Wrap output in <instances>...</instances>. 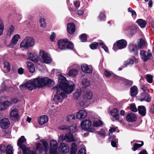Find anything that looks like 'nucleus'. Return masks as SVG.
Instances as JSON below:
<instances>
[{"label":"nucleus","mask_w":154,"mask_h":154,"mask_svg":"<svg viewBox=\"0 0 154 154\" xmlns=\"http://www.w3.org/2000/svg\"><path fill=\"white\" fill-rule=\"evenodd\" d=\"M54 84V82L48 77H39L33 80H29L25 83L23 86L32 90L35 87H41L46 85H51Z\"/></svg>","instance_id":"f03ea898"},{"label":"nucleus","mask_w":154,"mask_h":154,"mask_svg":"<svg viewBox=\"0 0 154 154\" xmlns=\"http://www.w3.org/2000/svg\"><path fill=\"white\" fill-rule=\"evenodd\" d=\"M140 54L141 58L145 62L149 60L152 59V54L151 53L144 51H141Z\"/></svg>","instance_id":"1a4fd4ad"},{"label":"nucleus","mask_w":154,"mask_h":154,"mask_svg":"<svg viewBox=\"0 0 154 154\" xmlns=\"http://www.w3.org/2000/svg\"><path fill=\"white\" fill-rule=\"evenodd\" d=\"M48 119L47 116L43 115L39 117L38 119V122L40 125H42L46 123L48 121Z\"/></svg>","instance_id":"393cba45"},{"label":"nucleus","mask_w":154,"mask_h":154,"mask_svg":"<svg viewBox=\"0 0 154 154\" xmlns=\"http://www.w3.org/2000/svg\"><path fill=\"white\" fill-rule=\"evenodd\" d=\"M87 35L85 34H82L79 36V39L82 42H85L87 39Z\"/></svg>","instance_id":"864d4df0"},{"label":"nucleus","mask_w":154,"mask_h":154,"mask_svg":"<svg viewBox=\"0 0 154 154\" xmlns=\"http://www.w3.org/2000/svg\"><path fill=\"white\" fill-rule=\"evenodd\" d=\"M24 69L22 68H20L18 69V73L19 74L22 75L23 74Z\"/></svg>","instance_id":"0e129e2a"},{"label":"nucleus","mask_w":154,"mask_h":154,"mask_svg":"<svg viewBox=\"0 0 154 154\" xmlns=\"http://www.w3.org/2000/svg\"><path fill=\"white\" fill-rule=\"evenodd\" d=\"M55 34L53 32L51 35L50 37L51 40L53 42L54 41V39L55 37Z\"/></svg>","instance_id":"774afa93"},{"label":"nucleus","mask_w":154,"mask_h":154,"mask_svg":"<svg viewBox=\"0 0 154 154\" xmlns=\"http://www.w3.org/2000/svg\"><path fill=\"white\" fill-rule=\"evenodd\" d=\"M66 48L72 49L74 47L73 44L68 39H67V41L66 42Z\"/></svg>","instance_id":"c03bdc74"},{"label":"nucleus","mask_w":154,"mask_h":154,"mask_svg":"<svg viewBox=\"0 0 154 154\" xmlns=\"http://www.w3.org/2000/svg\"><path fill=\"white\" fill-rule=\"evenodd\" d=\"M125 47V42L124 39H121L117 41L114 45L113 47V50L116 51L118 49L123 48Z\"/></svg>","instance_id":"6e6552de"},{"label":"nucleus","mask_w":154,"mask_h":154,"mask_svg":"<svg viewBox=\"0 0 154 154\" xmlns=\"http://www.w3.org/2000/svg\"><path fill=\"white\" fill-rule=\"evenodd\" d=\"M0 154H13L12 146L8 145L6 148L4 145H0Z\"/></svg>","instance_id":"39448f33"},{"label":"nucleus","mask_w":154,"mask_h":154,"mask_svg":"<svg viewBox=\"0 0 154 154\" xmlns=\"http://www.w3.org/2000/svg\"><path fill=\"white\" fill-rule=\"evenodd\" d=\"M88 102L86 99L84 100V97H83L82 100L79 103L80 105L84 107H86L87 106V103Z\"/></svg>","instance_id":"4c0bfd02"},{"label":"nucleus","mask_w":154,"mask_h":154,"mask_svg":"<svg viewBox=\"0 0 154 154\" xmlns=\"http://www.w3.org/2000/svg\"><path fill=\"white\" fill-rule=\"evenodd\" d=\"M102 124V121L99 120H95L93 123V125L94 127H97L100 126Z\"/></svg>","instance_id":"c9c22d12"},{"label":"nucleus","mask_w":154,"mask_h":154,"mask_svg":"<svg viewBox=\"0 0 154 154\" xmlns=\"http://www.w3.org/2000/svg\"><path fill=\"white\" fill-rule=\"evenodd\" d=\"M42 145L39 143H36V149L40 152L44 151L45 152L44 154H48V144L45 141H42Z\"/></svg>","instance_id":"20e7f679"},{"label":"nucleus","mask_w":154,"mask_h":154,"mask_svg":"<svg viewBox=\"0 0 154 154\" xmlns=\"http://www.w3.org/2000/svg\"><path fill=\"white\" fill-rule=\"evenodd\" d=\"M82 84L85 87H87L89 86L90 81L87 79H85L83 80Z\"/></svg>","instance_id":"a19ab883"},{"label":"nucleus","mask_w":154,"mask_h":154,"mask_svg":"<svg viewBox=\"0 0 154 154\" xmlns=\"http://www.w3.org/2000/svg\"><path fill=\"white\" fill-rule=\"evenodd\" d=\"M136 23L142 28H145L147 23V21L141 19L137 20Z\"/></svg>","instance_id":"bb28decb"},{"label":"nucleus","mask_w":154,"mask_h":154,"mask_svg":"<svg viewBox=\"0 0 154 154\" xmlns=\"http://www.w3.org/2000/svg\"><path fill=\"white\" fill-rule=\"evenodd\" d=\"M145 41L143 39H141L140 42H138L137 45V49L143 48L145 46Z\"/></svg>","instance_id":"473e14b6"},{"label":"nucleus","mask_w":154,"mask_h":154,"mask_svg":"<svg viewBox=\"0 0 154 154\" xmlns=\"http://www.w3.org/2000/svg\"><path fill=\"white\" fill-rule=\"evenodd\" d=\"M87 112L84 110L79 111L76 114V118L79 119H84L87 116Z\"/></svg>","instance_id":"5701e85b"},{"label":"nucleus","mask_w":154,"mask_h":154,"mask_svg":"<svg viewBox=\"0 0 154 154\" xmlns=\"http://www.w3.org/2000/svg\"><path fill=\"white\" fill-rule=\"evenodd\" d=\"M77 71L76 69H72L70 70L68 73V75L70 76H75L77 74Z\"/></svg>","instance_id":"ea45409f"},{"label":"nucleus","mask_w":154,"mask_h":154,"mask_svg":"<svg viewBox=\"0 0 154 154\" xmlns=\"http://www.w3.org/2000/svg\"><path fill=\"white\" fill-rule=\"evenodd\" d=\"M146 79L147 81L149 83H152L153 81V76L150 74H147L146 75Z\"/></svg>","instance_id":"37998d69"},{"label":"nucleus","mask_w":154,"mask_h":154,"mask_svg":"<svg viewBox=\"0 0 154 154\" xmlns=\"http://www.w3.org/2000/svg\"><path fill=\"white\" fill-rule=\"evenodd\" d=\"M139 113L142 116H145L146 114V110L145 107L143 106H140L138 107Z\"/></svg>","instance_id":"c85d7f7f"},{"label":"nucleus","mask_w":154,"mask_h":154,"mask_svg":"<svg viewBox=\"0 0 154 154\" xmlns=\"http://www.w3.org/2000/svg\"><path fill=\"white\" fill-rule=\"evenodd\" d=\"M118 141L117 139H115L114 140L112 141L111 144L112 146L113 147H115L117 146V143Z\"/></svg>","instance_id":"052dcab7"},{"label":"nucleus","mask_w":154,"mask_h":154,"mask_svg":"<svg viewBox=\"0 0 154 154\" xmlns=\"http://www.w3.org/2000/svg\"><path fill=\"white\" fill-rule=\"evenodd\" d=\"M128 49L129 51L131 52H133L135 55L138 54V49L136 45L131 44L128 46Z\"/></svg>","instance_id":"4be33fe9"},{"label":"nucleus","mask_w":154,"mask_h":154,"mask_svg":"<svg viewBox=\"0 0 154 154\" xmlns=\"http://www.w3.org/2000/svg\"><path fill=\"white\" fill-rule=\"evenodd\" d=\"M78 154H86L85 149L83 148L80 149L79 151Z\"/></svg>","instance_id":"e2e57ef3"},{"label":"nucleus","mask_w":154,"mask_h":154,"mask_svg":"<svg viewBox=\"0 0 154 154\" xmlns=\"http://www.w3.org/2000/svg\"><path fill=\"white\" fill-rule=\"evenodd\" d=\"M4 29V24L2 21L0 19V36L2 35Z\"/></svg>","instance_id":"a18cd8bd"},{"label":"nucleus","mask_w":154,"mask_h":154,"mask_svg":"<svg viewBox=\"0 0 154 154\" xmlns=\"http://www.w3.org/2000/svg\"><path fill=\"white\" fill-rule=\"evenodd\" d=\"M14 31V27L12 26L11 25L9 26L7 31V35L8 36L11 37L13 34Z\"/></svg>","instance_id":"72a5a7b5"},{"label":"nucleus","mask_w":154,"mask_h":154,"mask_svg":"<svg viewBox=\"0 0 154 154\" xmlns=\"http://www.w3.org/2000/svg\"><path fill=\"white\" fill-rule=\"evenodd\" d=\"M67 41L66 38L59 40L57 42L58 48L61 50L66 49Z\"/></svg>","instance_id":"f3484780"},{"label":"nucleus","mask_w":154,"mask_h":154,"mask_svg":"<svg viewBox=\"0 0 154 154\" xmlns=\"http://www.w3.org/2000/svg\"><path fill=\"white\" fill-rule=\"evenodd\" d=\"M40 55L42 59V62L46 63H49L52 61V59L48 53L44 51H41Z\"/></svg>","instance_id":"0eeeda50"},{"label":"nucleus","mask_w":154,"mask_h":154,"mask_svg":"<svg viewBox=\"0 0 154 154\" xmlns=\"http://www.w3.org/2000/svg\"><path fill=\"white\" fill-rule=\"evenodd\" d=\"M18 102V100L17 98H14L11 100V104L12 103H16Z\"/></svg>","instance_id":"69168bd1"},{"label":"nucleus","mask_w":154,"mask_h":154,"mask_svg":"<svg viewBox=\"0 0 154 154\" xmlns=\"http://www.w3.org/2000/svg\"><path fill=\"white\" fill-rule=\"evenodd\" d=\"M137 142L141 143V144L134 143L133 147L132 148V150L134 151L136 150L138 148L142 146L144 144L143 142V141H137Z\"/></svg>","instance_id":"2f4dec72"},{"label":"nucleus","mask_w":154,"mask_h":154,"mask_svg":"<svg viewBox=\"0 0 154 154\" xmlns=\"http://www.w3.org/2000/svg\"><path fill=\"white\" fill-rule=\"evenodd\" d=\"M128 12L130 13L131 14V16L132 17L135 19L136 18L137 16V14L135 11L133 10L131 8H129L128 9Z\"/></svg>","instance_id":"e433bc0d"},{"label":"nucleus","mask_w":154,"mask_h":154,"mask_svg":"<svg viewBox=\"0 0 154 154\" xmlns=\"http://www.w3.org/2000/svg\"><path fill=\"white\" fill-rule=\"evenodd\" d=\"M26 140L24 136H22L18 139L17 144L20 148H23L25 147V145L24 144L26 143Z\"/></svg>","instance_id":"b1692460"},{"label":"nucleus","mask_w":154,"mask_h":154,"mask_svg":"<svg viewBox=\"0 0 154 154\" xmlns=\"http://www.w3.org/2000/svg\"><path fill=\"white\" fill-rule=\"evenodd\" d=\"M10 116L13 120L18 119L20 117L18 109L16 108H11L10 110Z\"/></svg>","instance_id":"9d476101"},{"label":"nucleus","mask_w":154,"mask_h":154,"mask_svg":"<svg viewBox=\"0 0 154 154\" xmlns=\"http://www.w3.org/2000/svg\"><path fill=\"white\" fill-rule=\"evenodd\" d=\"M11 105L10 102L7 101L0 103V110H3L7 109Z\"/></svg>","instance_id":"cd10ccee"},{"label":"nucleus","mask_w":154,"mask_h":154,"mask_svg":"<svg viewBox=\"0 0 154 154\" xmlns=\"http://www.w3.org/2000/svg\"><path fill=\"white\" fill-rule=\"evenodd\" d=\"M40 26L43 28H45L46 26V22L45 19L44 18H41L40 20Z\"/></svg>","instance_id":"49530a36"},{"label":"nucleus","mask_w":154,"mask_h":154,"mask_svg":"<svg viewBox=\"0 0 154 154\" xmlns=\"http://www.w3.org/2000/svg\"><path fill=\"white\" fill-rule=\"evenodd\" d=\"M20 38L19 35L17 34L14 35L12 38L11 42L8 45V46L10 48H13L14 45L17 44L18 40Z\"/></svg>","instance_id":"ddd939ff"},{"label":"nucleus","mask_w":154,"mask_h":154,"mask_svg":"<svg viewBox=\"0 0 154 154\" xmlns=\"http://www.w3.org/2000/svg\"><path fill=\"white\" fill-rule=\"evenodd\" d=\"M98 134L102 137H104L105 136V132L104 130L101 129L100 131L98 132Z\"/></svg>","instance_id":"bf43d9fd"},{"label":"nucleus","mask_w":154,"mask_h":154,"mask_svg":"<svg viewBox=\"0 0 154 154\" xmlns=\"http://www.w3.org/2000/svg\"><path fill=\"white\" fill-rule=\"evenodd\" d=\"M92 94L91 92H87L84 96V100L86 99V100L89 101V100L92 98Z\"/></svg>","instance_id":"f704fd0d"},{"label":"nucleus","mask_w":154,"mask_h":154,"mask_svg":"<svg viewBox=\"0 0 154 154\" xmlns=\"http://www.w3.org/2000/svg\"><path fill=\"white\" fill-rule=\"evenodd\" d=\"M34 45V40L31 37H27L22 41L20 44V48L27 49Z\"/></svg>","instance_id":"7ed1b4c3"},{"label":"nucleus","mask_w":154,"mask_h":154,"mask_svg":"<svg viewBox=\"0 0 154 154\" xmlns=\"http://www.w3.org/2000/svg\"><path fill=\"white\" fill-rule=\"evenodd\" d=\"M112 72L106 70H105L104 72L105 76L108 78H109L112 75Z\"/></svg>","instance_id":"6e6d98bb"},{"label":"nucleus","mask_w":154,"mask_h":154,"mask_svg":"<svg viewBox=\"0 0 154 154\" xmlns=\"http://www.w3.org/2000/svg\"><path fill=\"white\" fill-rule=\"evenodd\" d=\"M27 56L29 59L34 62H37L39 60L37 54L34 52L28 51Z\"/></svg>","instance_id":"f8f14e48"},{"label":"nucleus","mask_w":154,"mask_h":154,"mask_svg":"<svg viewBox=\"0 0 154 154\" xmlns=\"http://www.w3.org/2000/svg\"><path fill=\"white\" fill-rule=\"evenodd\" d=\"M110 113L112 116V120L113 121L119 120V112L117 108H114L110 111Z\"/></svg>","instance_id":"4468645a"},{"label":"nucleus","mask_w":154,"mask_h":154,"mask_svg":"<svg viewBox=\"0 0 154 154\" xmlns=\"http://www.w3.org/2000/svg\"><path fill=\"white\" fill-rule=\"evenodd\" d=\"M50 144L51 147L49 151V154H56L57 149L58 147L57 141L54 140H52L50 141Z\"/></svg>","instance_id":"9b49d317"},{"label":"nucleus","mask_w":154,"mask_h":154,"mask_svg":"<svg viewBox=\"0 0 154 154\" xmlns=\"http://www.w3.org/2000/svg\"><path fill=\"white\" fill-rule=\"evenodd\" d=\"M22 150L23 154H29L31 151L28 147H26L25 146L23 148H21Z\"/></svg>","instance_id":"de8ad7c7"},{"label":"nucleus","mask_w":154,"mask_h":154,"mask_svg":"<svg viewBox=\"0 0 154 154\" xmlns=\"http://www.w3.org/2000/svg\"><path fill=\"white\" fill-rule=\"evenodd\" d=\"M26 64L30 72L32 73H34L35 71V69L34 66L32 63L30 61H28L26 63Z\"/></svg>","instance_id":"7c9ffc66"},{"label":"nucleus","mask_w":154,"mask_h":154,"mask_svg":"<svg viewBox=\"0 0 154 154\" xmlns=\"http://www.w3.org/2000/svg\"><path fill=\"white\" fill-rule=\"evenodd\" d=\"M81 68L82 71L84 72L90 73L92 72V67L91 65L84 63L81 65Z\"/></svg>","instance_id":"dca6fc26"},{"label":"nucleus","mask_w":154,"mask_h":154,"mask_svg":"<svg viewBox=\"0 0 154 154\" xmlns=\"http://www.w3.org/2000/svg\"><path fill=\"white\" fill-rule=\"evenodd\" d=\"M60 110V107H57L55 109L52 110V112H51V114L55 116L57 115V112H59Z\"/></svg>","instance_id":"3c124183"},{"label":"nucleus","mask_w":154,"mask_h":154,"mask_svg":"<svg viewBox=\"0 0 154 154\" xmlns=\"http://www.w3.org/2000/svg\"><path fill=\"white\" fill-rule=\"evenodd\" d=\"M129 108L130 110L133 112H137V108L135 104L134 103H132L129 105Z\"/></svg>","instance_id":"79ce46f5"},{"label":"nucleus","mask_w":154,"mask_h":154,"mask_svg":"<svg viewBox=\"0 0 154 154\" xmlns=\"http://www.w3.org/2000/svg\"><path fill=\"white\" fill-rule=\"evenodd\" d=\"M77 145L75 143H73L72 144L71 150L76 151Z\"/></svg>","instance_id":"680f3d73"},{"label":"nucleus","mask_w":154,"mask_h":154,"mask_svg":"<svg viewBox=\"0 0 154 154\" xmlns=\"http://www.w3.org/2000/svg\"><path fill=\"white\" fill-rule=\"evenodd\" d=\"M59 139L62 141L65 140L66 142H71L75 141L72 134L70 132L66 134L64 136L62 135L60 136Z\"/></svg>","instance_id":"423d86ee"},{"label":"nucleus","mask_w":154,"mask_h":154,"mask_svg":"<svg viewBox=\"0 0 154 154\" xmlns=\"http://www.w3.org/2000/svg\"><path fill=\"white\" fill-rule=\"evenodd\" d=\"M59 150L60 152L62 153H67L69 150V146L65 143H61L59 147Z\"/></svg>","instance_id":"aec40b11"},{"label":"nucleus","mask_w":154,"mask_h":154,"mask_svg":"<svg viewBox=\"0 0 154 154\" xmlns=\"http://www.w3.org/2000/svg\"><path fill=\"white\" fill-rule=\"evenodd\" d=\"M100 45L101 46V48L103 49L106 52H108V50L107 47L105 45H104L103 42H100Z\"/></svg>","instance_id":"4d7b16f0"},{"label":"nucleus","mask_w":154,"mask_h":154,"mask_svg":"<svg viewBox=\"0 0 154 154\" xmlns=\"http://www.w3.org/2000/svg\"><path fill=\"white\" fill-rule=\"evenodd\" d=\"M126 119L128 122H134L137 119V116L134 113L130 112L127 115Z\"/></svg>","instance_id":"a211bd4d"},{"label":"nucleus","mask_w":154,"mask_h":154,"mask_svg":"<svg viewBox=\"0 0 154 154\" xmlns=\"http://www.w3.org/2000/svg\"><path fill=\"white\" fill-rule=\"evenodd\" d=\"M135 57H133V58H129L126 61V67L127 66H131L134 63V58Z\"/></svg>","instance_id":"58836bf2"},{"label":"nucleus","mask_w":154,"mask_h":154,"mask_svg":"<svg viewBox=\"0 0 154 154\" xmlns=\"http://www.w3.org/2000/svg\"><path fill=\"white\" fill-rule=\"evenodd\" d=\"M58 128L61 130L70 131V132L73 133L75 132L76 130V127L75 125L70 126L66 125L61 126L59 127Z\"/></svg>","instance_id":"2eb2a0df"},{"label":"nucleus","mask_w":154,"mask_h":154,"mask_svg":"<svg viewBox=\"0 0 154 154\" xmlns=\"http://www.w3.org/2000/svg\"><path fill=\"white\" fill-rule=\"evenodd\" d=\"M99 44L97 42H94L90 45V47L92 49H95L97 48Z\"/></svg>","instance_id":"8fccbe9b"},{"label":"nucleus","mask_w":154,"mask_h":154,"mask_svg":"<svg viewBox=\"0 0 154 154\" xmlns=\"http://www.w3.org/2000/svg\"><path fill=\"white\" fill-rule=\"evenodd\" d=\"M75 118L74 115H71L68 116L66 118L67 120L68 121H70L73 119H74Z\"/></svg>","instance_id":"5fc2aeb1"},{"label":"nucleus","mask_w":154,"mask_h":154,"mask_svg":"<svg viewBox=\"0 0 154 154\" xmlns=\"http://www.w3.org/2000/svg\"><path fill=\"white\" fill-rule=\"evenodd\" d=\"M74 4L76 8H78L80 5V2L78 1H75L74 2Z\"/></svg>","instance_id":"338daca9"},{"label":"nucleus","mask_w":154,"mask_h":154,"mask_svg":"<svg viewBox=\"0 0 154 154\" xmlns=\"http://www.w3.org/2000/svg\"><path fill=\"white\" fill-rule=\"evenodd\" d=\"M138 88L136 86L134 85L131 87L130 88L131 95L132 97L136 96L137 93Z\"/></svg>","instance_id":"c756f323"},{"label":"nucleus","mask_w":154,"mask_h":154,"mask_svg":"<svg viewBox=\"0 0 154 154\" xmlns=\"http://www.w3.org/2000/svg\"><path fill=\"white\" fill-rule=\"evenodd\" d=\"M58 82L59 84L54 87L56 94L52 100L53 103L56 105L61 103L66 98V94L71 93L74 90V86L73 82L68 81L65 77L62 75H60Z\"/></svg>","instance_id":"f257e3e1"},{"label":"nucleus","mask_w":154,"mask_h":154,"mask_svg":"<svg viewBox=\"0 0 154 154\" xmlns=\"http://www.w3.org/2000/svg\"><path fill=\"white\" fill-rule=\"evenodd\" d=\"M4 67L7 71L9 72L10 71L11 68L9 63L7 62L4 63Z\"/></svg>","instance_id":"09e8293b"},{"label":"nucleus","mask_w":154,"mask_h":154,"mask_svg":"<svg viewBox=\"0 0 154 154\" xmlns=\"http://www.w3.org/2000/svg\"><path fill=\"white\" fill-rule=\"evenodd\" d=\"M91 124V122L90 120H84L82 122L81 125L82 129L88 130L90 128Z\"/></svg>","instance_id":"412c9836"},{"label":"nucleus","mask_w":154,"mask_h":154,"mask_svg":"<svg viewBox=\"0 0 154 154\" xmlns=\"http://www.w3.org/2000/svg\"><path fill=\"white\" fill-rule=\"evenodd\" d=\"M10 125V122L7 118H4L1 120L0 126L3 129H6Z\"/></svg>","instance_id":"6ab92c4d"},{"label":"nucleus","mask_w":154,"mask_h":154,"mask_svg":"<svg viewBox=\"0 0 154 154\" xmlns=\"http://www.w3.org/2000/svg\"><path fill=\"white\" fill-rule=\"evenodd\" d=\"M67 30L70 34H73L75 31V27L74 23H68L67 25Z\"/></svg>","instance_id":"a878e982"},{"label":"nucleus","mask_w":154,"mask_h":154,"mask_svg":"<svg viewBox=\"0 0 154 154\" xmlns=\"http://www.w3.org/2000/svg\"><path fill=\"white\" fill-rule=\"evenodd\" d=\"M133 83L132 81L126 79V86L130 87L131 86Z\"/></svg>","instance_id":"13d9d810"},{"label":"nucleus","mask_w":154,"mask_h":154,"mask_svg":"<svg viewBox=\"0 0 154 154\" xmlns=\"http://www.w3.org/2000/svg\"><path fill=\"white\" fill-rule=\"evenodd\" d=\"M81 94V91L80 90H77L74 94V97L76 99L79 98Z\"/></svg>","instance_id":"603ef678"}]
</instances>
